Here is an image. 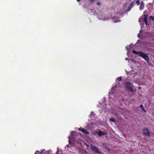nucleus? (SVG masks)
Returning <instances> with one entry per match:
<instances>
[{"label": "nucleus", "instance_id": "1", "mask_svg": "<svg viewBox=\"0 0 154 154\" xmlns=\"http://www.w3.org/2000/svg\"><path fill=\"white\" fill-rule=\"evenodd\" d=\"M132 52L135 54H137L139 56L143 58L146 61H148L149 60V57L146 54L143 53L142 52H137L133 50L132 51Z\"/></svg>", "mask_w": 154, "mask_h": 154}, {"label": "nucleus", "instance_id": "2", "mask_svg": "<svg viewBox=\"0 0 154 154\" xmlns=\"http://www.w3.org/2000/svg\"><path fill=\"white\" fill-rule=\"evenodd\" d=\"M142 132L143 134L146 137H150L149 131L147 128H143L142 130Z\"/></svg>", "mask_w": 154, "mask_h": 154}, {"label": "nucleus", "instance_id": "3", "mask_svg": "<svg viewBox=\"0 0 154 154\" xmlns=\"http://www.w3.org/2000/svg\"><path fill=\"white\" fill-rule=\"evenodd\" d=\"M91 148L94 152L99 154H101V152L98 150V148L95 146L91 144Z\"/></svg>", "mask_w": 154, "mask_h": 154}, {"label": "nucleus", "instance_id": "4", "mask_svg": "<svg viewBox=\"0 0 154 154\" xmlns=\"http://www.w3.org/2000/svg\"><path fill=\"white\" fill-rule=\"evenodd\" d=\"M125 85L127 89L129 90V91L131 92H133V89L131 87V84L129 82H126Z\"/></svg>", "mask_w": 154, "mask_h": 154}, {"label": "nucleus", "instance_id": "5", "mask_svg": "<svg viewBox=\"0 0 154 154\" xmlns=\"http://www.w3.org/2000/svg\"><path fill=\"white\" fill-rule=\"evenodd\" d=\"M78 130L79 131H81L83 133L86 134H89V132L87 131V130L81 128H80L78 129Z\"/></svg>", "mask_w": 154, "mask_h": 154}, {"label": "nucleus", "instance_id": "6", "mask_svg": "<svg viewBox=\"0 0 154 154\" xmlns=\"http://www.w3.org/2000/svg\"><path fill=\"white\" fill-rule=\"evenodd\" d=\"M106 134V133L105 132L101 131H100L98 133V135L99 136H102L105 135Z\"/></svg>", "mask_w": 154, "mask_h": 154}, {"label": "nucleus", "instance_id": "7", "mask_svg": "<svg viewBox=\"0 0 154 154\" xmlns=\"http://www.w3.org/2000/svg\"><path fill=\"white\" fill-rule=\"evenodd\" d=\"M144 17L143 19L144 21V22L146 23V25H147L148 23V22L147 21V17H148V15L146 14H145L144 15Z\"/></svg>", "mask_w": 154, "mask_h": 154}, {"label": "nucleus", "instance_id": "8", "mask_svg": "<svg viewBox=\"0 0 154 154\" xmlns=\"http://www.w3.org/2000/svg\"><path fill=\"white\" fill-rule=\"evenodd\" d=\"M144 8V4L143 3H141L140 4V10H141Z\"/></svg>", "mask_w": 154, "mask_h": 154}, {"label": "nucleus", "instance_id": "9", "mask_svg": "<svg viewBox=\"0 0 154 154\" xmlns=\"http://www.w3.org/2000/svg\"><path fill=\"white\" fill-rule=\"evenodd\" d=\"M122 77H120L117 78L116 80L118 82H120L122 80Z\"/></svg>", "mask_w": 154, "mask_h": 154}, {"label": "nucleus", "instance_id": "10", "mask_svg": "<svg viewBox=\"0 0 154 154\" xmlns=\"http://www.w3.org/2000/svg\"><path fill=\"white\" fill-rule=\"evenodd\" d=\"M109 120L111 122H115V119L113 118H110L109 119Z\"/></svg>", "mask_w": 154, "mask_h": 154}, {"label": "nucleus", "instance_id": "11", "mask_svg": "<svg viewBox=\"0 0 154 154\" xmlns=\"http://www.w3.org/2000/svg\"><path fill=\"white\" fill-rule=\"evenodd\" d=\"M140 106L141 108V109H142L143 110V111H144L145 112L146 111H145V110L144 109V107H143V106L141 104V105H140Z\"/></svg>", "mask_w": 154, "mask_h": 154}, {"label": "nucleus", "instance_id": "12", "mask_svg": "<svg viewBox=\"0 0 154 154\" xmlns=\"http://www.w3.org/2000/svg\"><path fill=\"white\" fill-rule=\"evenodd\" d=\"M149 18L152 19V21H153L154 20V16H150Z\"/></svg>", "mask_w": 154, "mask_h": 154}, {"label": "nucleus", "instance_id": "13", "mask_svg": "<svg viewBox=\"0 0 154 154\" xmlns=\"http://www.w3.org/2000/svg\"><path fill=\"white\" fill-rule=\"evenodd\" d=\"M134 4V3L133 2H131L129 6L132 8Z\"/></svg>", "mask_w": 154, "mask_h": 154}, {"label": "nucleus", "instance_id": "14", "mask_svg": "<svg viewBox=\"0 0 154 154\" xmlns=\"http://www.w3.org/2000/svg\"><path fill=\"white\" fill-rule=\"evenodd\" d=\"M140 1L137 0L136 2V3L137 4V5H138L140 3Z\"/></svg>", "mask_w": 154, "mask_h": 154}, {"label": "nucleus", "instance_id": "15", "mask_svg": "<svg viewBox=\"0 0 154 154\" xmlns=\"http://www.w3.org/2000/svg\"><path fill=\"white\" fill-rule=\"evenodd\" d=\"M131 8V7L129 6V7H128V8L127 9L128 11H130Z\"/></svg>", "mask_w": 154, "mask_h": 154}, {"label": "nucleus", "instance_id": "16", "mask_svg": "<svg viewBox=\"0 0 154 154\" xmlns=\"http://www.w3.org/2000/svg\"><path fill=\"white\" fill-rule=\"evenodd\" d=\"M103 146L105 149H107L108 147L106 145H103Z\"/></svg>", "mask_w": 154, "mask_h": 154}, {"label": "nucleus", "instance_id": "17", "mask_svg": "<svg viewBox=\"0 0 154 154\" xmlns=\"http://www.w3.org/2000/svg\"><path fill=\"white\" fill-rule=\"evenodd\" d=\"M116 86H114L112 88V90H114L116 89Z\"/></svg>", "mask_w": 154, "mask_h": 154}, {"label": "nucleus", "instance_id": "18", "mask_svg": "<svg viewBox=\"0 0 154 154\" xmlns=\"http://www.w3.org/2000/svg\"><path fill=\"white\" fill-rule=\"evenodd\" d=\"M97 4L99 5H100V2H98L97 3Z\"/></svg>", "mask_w": 154, "mask_h": 154}, {"label": "nucleus", "instance_id": "19", "mask_svg": "<svg viewBox=\"0 0 154 154\" xmlns=\"http://www.w3.org/2000/svg\"><path fill=\"white\" fill-rule=\"evenodd\" d=\"M39 151H36L35 152V153L34 154H37V152H38V153H39Z\"/></svg>", "mask_w": 154, "mask_h": 154}, {"label": "nucleus", "instance_id": "20", "mask_svg": "<svg viewBox=\"0 0 154 154\" xmlns=\"http://www.w3.org/2000/svg\"><path fill=\"white\" fill-rule=\"evenodd\" d=\"M138 89L139 90H140V89H141V87H138Z\"/></svg>", "mask_w": 154, "mask_h": 154}, {"label": "nucleus", "instance_id": "21", "mask_svg": "<svg viewBox=\"0 0 154 154\" xmlns=\"http://www.w3.org/2000/svg\"><path fill=\"white\" fill-rule=\"evenodd\" d=\"M77 0V1L78 2H79L80 1V0Z\"/></svg>", "mask_w": 154, "mask_h": 154}, {"label": "nucleus", "instance_id": "22", "mask_svg": "<svg viewBox=\"0 0 154 154\" xmlns=\"http://www.w3.org/2000/svg\"><path fill=\"white\" fill-rule=\"evenodd\" d=\"M125 60H127L128 59V58H125Z\"/></svg>", "mask_w": 154, "mask_h": 154}, {"label": "nucleus", "instance_id": "23", "mask_svg": "<svg viewBox=\"0 0 154 154\" xmlns=\"http://www.w3.org/2000/svg\"><path fill=\"white\" fill-rule=\"evenodd\" d=\"M48 153V152H46L45 153Z\"/></svg>", "mask_w": 154, "mask_h": 154}]
</instances>
